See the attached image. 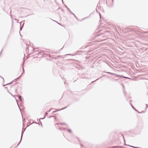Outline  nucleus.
Instances as JSON below:
<instances>
[{
    "instance_id": "2eb2a0df",
    "label": "nucleus",
    "mask_w": 148,
    "mask_h": 148,
    "mask_svg": "<svg viewBox=\"0 0 148 148\" xmlns=\"http://www.w3.org/2000/svg\"><path fill=\"white\" fill-rule=\"evenodd\" d=\"M68 131L69 132H70V133H71L72 132V131H71V129H68Z\"/></svg>"
},
{
    "instance_id": "f8f14e48",
    "label": "nucleus",
    "mask_w": 148,
    "mask_h": 148,
    "mask_svg": "<svg viewBox=\"0 0 148 148\" xmlns=\"http://www.w3.org/2000/svg\"><path fill=\"white\" fill-rule=\"evenodd\" d=\"M13 81H12V82H10V83H8V84H6V85H10V84H12V82H13Z\"/></svg>"
},
{
    "instance_id": "a18cd8bd",
    "label": "nucleus",
    "mask_w": 148,
    "mask_h": 148,
    "mask_svg": "<svg viewBox=\"0 0 148 148\" xmlns=\"http://www.w3.org/2000/svg\"><path fill=\"white\" fill-rule=\"evenodd\" d=\"M36 49V48L34 49H33V51H34L35 49Z\"/></svg>"
},
{
    "instance_id": "ea45409f",
    "label": "nucleus",
    "mask_w": 148,
    "mask_h": 148,
    "mask_svg": "<svg viewBox=\"0 0 148 148\" xmlns=\"http://www.w3.org/2000/svg\"><path fill=\"white\" fill-rule=\"evenodd\" d=\"M23 71H24V68L23 67Z\"/></svg>"
},
{
    "instance_id": "a19ab883",
    "label": "nucleus",
    "mask_w": 148,
    "mask_h": 148,
    "mask_svg": "<svg viewBox=\"0 0 148 148\" xmlns=\"http://www.w3.org/2000/svg\"><path fill=\"white\" fill-rule=\"evenodd\" d=\"M6 85H6V84H5V85H3V86H6Z\"/></svg>"
},
{
    "instance_id": "f3484780",
    "label": "nucleus",
    "mask_w": 148,
    "mask_h": 148,
    "mask_svg": "<svg viewBox=\"0 0 148 148\" xmlns=\"http://www.w3.org/2000/svg\"><path fill=\"white\" fill-rule=\"evenodd\" d=\"M72 14L75 17V18L77 19V20H78L77 18L75 16V14L73 13Z\"/></svg>"
},
{
    "instance_id": "4468645a",
    "label": "nucleus",
    "mask_w": 148,
    "mask_h": 148,
    "mask_svg": "<svg viewBox=\"0 0 148 148\" xmlns=\"http://www.w3.org/2000/svg\"><path fill=\"white\" fill-rule=\"evenodd\" d=\"M21 140H22V139H21L20 142L18 143V144L17 145V146H16V147H17L18 146V145H19V144H20V143H21Z\"/></svg>"
},
{
    "instance_id": "c756f323",
    "label": "nucleus",
    "mask_w": 148,
    "mask_h": 148,
    "mask_svg": "<svg viewBox=\"0 0 148 148\" xmlns=\"http://www.w3.org/2000/svg\"><path fill=\"white\" fill-rule=\"evenodd\" d=\"M55 21L57 23H58V24H59L60 25V23H59L58 22H57V21Z\"/></svg>"
},
{
    "instance_id": "7c9ffc66",
    "label": "nucleus",
    "mask_w": 148,
    "mask_h": 148,
    "mask_svg": "<svg viewBox=\"0 0 148 148\" xmlns=\"http://www.w3.org/2000/svg\"><path fill=\"white\" fill-rule=\"evenodd\" d=\"M88 17V16H87V17H86L85 18H84L83 20L85 19V18H87Z\"/></svg>"
},
{
    "instance_id": "052dcab7",
    "label": "nucleus",
    "mask_w": 148,
    "mask_h": 148,
    "mask_svg": "<svg viewBox=\"0 0 148 148\" xmlns=\"http://www.w3.org/2000/svg\"><path fill=\"white\" fill-rule=\"evenodd\" d=\"M75 54H76V55L77 54H78V53H76Z\"/></svg>"
},
{
    "instance_id": "c9c22d12",
    "label": "nucleus",
    "mask_w": 148,
    "mask_h": 148,
    "mask_svg": "<svg viewBox=\"0 0 148 148\" xmlns=\"http://www.w3.org/2000/svg\"><path fill=\"white\" fill-rule=\"evenodd\" d=\"M148 33V31L147 32H145V33L146 34Z\"/></svg>"
},
{
    "instance_id": "2f4dec72",
    "label": "nucleus",
    "mask_w": 148,
    "mask_h": 148,
    "mask_svg": "<svg viewBox=\"0 0 148 148\" xmlns=\"http://www.w3.org/2000/svg\"><path fill=\"white\" fill-rule=\"evenodd\" d=\"M44 119V118H43H43H40V119Z\"/></svg>"
},
{
    "instance_id": "bf43d9fd",
    "label": "nucleus",
    "mask_w": 148,
    "mask_h": 148,
    "mask_svg": "<svg viewBox=\"0 0 148 148\" xmlns=\"http://www.w3.org/2000/svg\"><path fill=\"white\" fill-rule=\"evenodd\" d=\"M36 123H37H37H36Z\"/></svg>"
},
{
    "instance_id": "1a4fd4ad",
    "label": "nucleus",
    "mask_w": 148,
    "mask_h": 148,
    "mask_svg": "<svg viewBox=\"0 0 148 148\" xmlns=\"http://www.w3.org/2000/svg\"><path fill=\"white\" fill-rule=\"evenodd\" d=\"M25 129L24 130H22V131L21 138V139H22V137L23 136V133H24V131H25Z\"/></svg>"
},
{
    "instance_id": "f704fd0d",
    "label": "nucleus",
    "mask_w": 148,
    "mask_h": 148,
    "mask_svg": "<svg viewBox=\"0 0 148 148\" xmlns=\"http://www.w3.org/2000/svg\"><path fill=\"white\" fill-rule=\"evenodd\" d=\"M62 0V3L63 4H64V2L63 1V0Z\"/></svg>"
},
{
    "instance_id": "e2e57ef3",
    "label": "nucleus",
    "mask_w": 148,
    "mask_h": 148,
    "mask_svg": "<svg viewBox=\"0 0 148 148\" xmlns=\"http://www.w3.org/2000/svg\"><path fill=\"white\" fill-rule=\"evenodd\" d=\"M113 1V0H112V1Z\"/></svg>"
},
{
    "instance_id": "4be33fe9",
    "label": "nucleus",
    "mask_w": 148,
    "mask_h": 148,
    "mask_svg": "<svg viewBox=\"0 0 148 148\" xmlns=\"http://www.w3.org/2000/svg\"><path fill=\"white\" fill-rule=\"evenodd\" d=\"M99 79V78H98L97 79H96V80H95V81H92V82H91V83H93L94 82H96V81L98 80V79Z\"/></svg>"
},
{
    "instance_id": "c85d7f7f",
    "label": "nucleus",
    "mask_w": 148,
    "mask_h": 148,
    "mask_svg": "<svg viewBox=\"0 0 148 148\" xmlns=\"http://www.w3.org/2000/svg\"><path fill=\"white\" fill-rule=\"evenodd\" d=\"M61 10H62V12H64V10H63V9H62H62H61Z\"/></svg>"
},
{
    "instance_id": "cd10ccee",
    "label": "nucleus",
    "mask_w": 148,
    "mask_h": 148,
    "mask_svg": "<svg viewBox=\"0 0 148 148\" xmlns=\"http://www.w3.org/2000/svg\"><path fill=\"white\" fill-rule=\"evenodd\" d=\"M28 47H27V48H26V49H25V50L26 51H27V50H28Z\"/></svg>"
},
{
    "instance_id": "864d4df0",
    "label": "nucleus",
    "mask_w": 148,
    "mask_h": 148,
    "mask_svg": "<svg viewBox=\"0 0 148 148\" xmlns=\"http://www.w3.org/2000/svg\"><path fill=\"white\" fill-rule=\"evenodd\" d=\"M63 47L62 49H60V50H62V49H63Z\"/></svg>"
},
{
    "instance_id": "f257e3e1",
    "label": "nucleus",
    "mask_w": 148,
    "mask_h": 148,
    "mask_svg": "<svg viewBox=\"0 0 148 148\" xmlns=\"http://www.w3.org/2000/svg\"><path fill=\"white\" fill-rule=\"evenodd\" d=\"M100 31H98L95 32L92 35V38H95L101 35V33H99Z\"/></svg>"
},
{
    "instance_id": "f03ea898",
    "label": "nucleus",
    "mask_w": 148,
    "mask_h": 148,
    "mask_svg": "<svg viewBox=\"0 0 148 148\" xmlns=\"http://www.w3.org/2000/svg\"><path fill=\"white\" fill-rule=\"evenodd\" d=\"M20 23V31H21L22 29V28L23 27L24 24H25V22L24 21H22Z\"/></svg>"
},
{
    "instance_id": "7ed1b4c3",
    "label": "nucleus",
    "mask_w": 148,
    "mask_h": 148,
    "mask_svg": "<svg viewBox=\"0 0 148 148\" xmlns=\"http://www.w3.org/2000/svg\"><path fill=\"white\" fill-rule=\"evenodd\" d=\"M106 73L113 75L115 77H118V74H117L115 73H111V72H106Z\"/></svg>"
},
{
    "instance_id": "473e14b6",
    "label": "nucleus",
    "mask_w": 148,
    "mask_h": 148,
    "mask_svg": "<svg viewBox=\"0 0 148 148\" xmlns=\"http://www.w3.org/2000/svg\"><path fill=\"white\" fill-rule=\"evenodd\" d=\"M44 119V118H43H43H40V119Z\"/></svg>"
},
{
    "instance_id": "72a5a7b5",
    "label": "nucleus",
    "mask_w": 148,
    "mask_h": 148,
    "mask_svg": "<svg viewBox=\"0 0 148 148\" xmlns=\"http://www.w3.org/2000/svg\"><path fill=\"white\" fill-rule=\"evenodd\" d=\"M2 50H1V52L0 53V55L1 54V52H2Z\"/></svg>"
},
{
    "instance_id": "20e7f679",
    "label": "nucleus",
    "mask_w": 148,
    "mask_h": 148,
    "mask_svg": "<svg viewBox=\"0 0 148 148\" xmlns=\"http://www.w3.org/2000/svg\"><path fill=\"white\" fill-rule=\"evenodd\" d=\"M118 75V77H122V78H129L128 77H125V76H123L122 75Z\"/></svg>"
},
{
    "instance_id": "09e8293b",
    "label": "nucleus",
    "mask_w": 148,
    "mask_h": 148,
    "mask_svg": "<svg viewBox=\"0 0 148 148\" xmlns=\"http://www.w3.org/2000/svg\"><path fill=\"white\" fill-rule=\"evenodd\" d=\"M40 123H41V125L42 126V123L40 121Z\"/></svg>"
},
{
    "instance_id": "680f3d73",
    "label": "nucleus",
    "mask_w": 148,
    "mask_h": 148,
    "mask_svg": "<svg viewBox=\"0 0 148 148\" xmlns=\"http://www.w3.org/2000/svg\"><path fill=\"white\" fill-rule=\"evenodd\" d=\"M29 15H28L27 16H29Z\"/></svg>"
},
{
    "instance_id": "c03bdc74",
    "label": "nucleus",
    "mask_w": 148,
    "mask_h": 148,
    "mask_svg": "<svg viewBox=\"0 0 148 148\" xmlns=\"http://www.w3.org/2000/svg\"><path fill=\"white\" fill-rule=\"evenodd\" d=\"M99 16H100V18H101V15H100V14H99Z\"/></svg>"
},
{
    "instance_id": "603ef678",
    "label": "nucleus",
    "mask_w": 148,
    "mask_h": 148,
    "mask_svg": "<svg viewBox=\"0 0 148 148\" xmlns=\"http://www.w3.org/2000/svg\"><path fill=\"white\" fill-rule=\"evenodd\" d=\"M19 33H20V32H19ZM20 36H21V34H20Z\"/></svg>"
},
{
    "instance_id": "8fccbe9b",
    "label": "nucleus",
    "mask_w": 148,
    "mask_h": 148,
    "mask_svg": "<svg viewBox=\"0 0 148 148\" xmlns=\"http://www.w3.org/2000/svg\"><path fill=\"white\" fill-rule=\"evenodd\" d=\"M5 88H7V89H8L7 87H5Z\"/></svg>"
},
{
    "instance_id": "6ab92c4d",
    "label": "nucleus",
    "mask_w": 148,
    "mask_h": 148,
    "mask_svg": "<svg viewBox=\"0 0 148 148\" xmlns=\"http://www.w3.org/2000/svg\"><path fill=\"white\" fill-rule=\"evenodd\" d=\"M122 136L123 137V140L124 141V142H125V139L124 138V136L123 135H122Z\"/></svg>"
},
{
    "instance_id": "e433bc0d",
    "label": "nucleus",
    "mask_w": 148,
    "mask_h": 148,
    "mask_svg": "<svg viewBox=\"0 0 148 148\" xmlns=\"http://www.w3.org/2000/svg\"><path fill=\"white\" fill-rule=\"evenodd\" d=\"M106 4H107V5L108 6V4H107V1H106Z\"/></svg>"
},
{
    "instance_id": "a878e982",
    "label": "nucleus",
    "mask_w": 148,
    "mask_h": 148,
    "mask_svg": "<svg viewBox=\"0 0 148 148\" xmlns=\"http://www.w3.org/2000/svg\"><path fill=\"white\" fill-rule=\"evenodd\" d=\"M53 116H48V118H50L53 117Z\"/></svg>"
},
{
    "instance_id": "de8ad7c7",
    "label": "nucleus",
    "mask_w": 148,
    "mask_h": 148,
    "mask_svg": "<svg viewBox=\"0 0 148 148\" xmlns=\"http://www.w3.org/2000/svg\"><path fill=\"white\" fill-rule=\"evenodd\" d=\"M12 96H13V97L14 96H13L12 94H11V93H10Z\"/></svg>"
},
{
    "instance_id": "37998d69",
    "label": "nucleus",
    "mask_w": 148,
    "mask_h": 148,
    "mask_svg": "<svg viewBox=\"0 0 148 148\" xmlns=\"http://www.w3.org/2000/svg\"><path fill=\"white\" fill-rule=\"evenodd\" d=\"M8 92L10 94V92L9 91L8 89Z\"/></svg>"
},
{
    "instance_id": "9d476101",
    "label": "nucleus",
    "mask_w": 148,
    "mask_h": 148,
    "mask_svg": "<svg viewBox=\"0 0 148 148\" xmlns=\"http://www.w3.org/2000/svg\"><path fill=\"white\" fill-rule=\"evenodd\" d=\"M22 74H23V73H22L21 74V75H20V76L18 77V78H16V79H15L14 81L15 80V82H16V81L17 80L19 79V77H20L21 75H22Z\"/></svg>"
},
{
    "instance_id": "dca6fc26",
    "label": "nucleus",
    "mask_w": 148,
    "mask_h": 148,
    "mask_svg": "<svg viewBox=\"0 0 148 148\" xmlns=\"http://www.w3.org/2000/svg\"><path fill=\"white\" fill-rule=\"evenodd\" d=\"M48 113L47 112H46L45 114V116H46L48 115Z\"/></svg>"
},
{
    "instance_id": "b1692460",
    "label": "nucleus",
    "mask_w": 148,
    "mask_h": 148,
    "mask_svg": "<svg viewBox=\"0 0 148 148\" xmlns=\"http://www.w3.org/2000/svg\"><path fill=\"white\" fill-rule=\"evenodd\" d=\"M0 77L1 78H2L3 79V81L4 82V79L3 78V77L1 76L0 75Z\"/></svg>"
},
{
    "instance_id": "423d86ee",
    "label": "nucleus",
    "mask_w": 148,
    "mask_h": 148,
    "mask_svg": "<svg viewBox=\"0 0 148 148\" xmlns=\"http://www.w3.org/2000/svg\"><path fill=\"white\" fill-rule=\"evenodd\" d=\"M122 147L121 146H115L111 147L108 148H122Z\"/></svg>"
},
{
    "instance_id": "79ce46f5",
    "label": "nucleus",
    "mask_w": 148,
    "mask_h": 148,
    "mask_svg": "<svg viewBox=\"0 0 148 148\" xmlns=\"http://www.w3.org/2000/svg\"><path fill=\"white\" fill-rule=\"evenodd\" d=\"M46 117V116H44V117H43V118H44V119H45V118Z\"/></svg>"
},
{
    "instance_id": "5fc2aeb1",
    "label": "nucleus",
    "mask_w": 148,
    "mask_h": 148,
    "mask_svg": "<svg viewBox=\"0 0 148 148\" xmlns=\"http://www.w3.org/2000/svg\"><path fill=\"white\" fill-rule=\"evenodd\" d=\"M56 112V111H53V112Z\"/></svg>"
},
{
    "instance_id": "13d9d810",
    "label": "nucleus",
    "mask_w": 148,
    "mask_h": 148,
    "mask_svg": "<svg viewBox=\"0 0 148 148\" xmlns=\"http://www.w3.org/2000/svg\"><path fill=\"white\" fill-rule=\"evenodd\" d=\"M37 124H38V125H40V123H38Z\"/></svg>"
},
{
    "instance_id": "0eeeda50",
    "label": "nucleus",
    "mask_w": 148,
    "mask_h": 148,
    "mask_svg": "<svg viewBox=\"0 0 148 148\" xmlns=\"http://www.w3.org/2000/svg\"><path fill=\"white\" fill-rule=\"evenodd\" d=\"M18 97L19 99L21 101V102H23V98H22V97L21 96L18 95Z\"/></svg>"
},
{
    "instance_id": "aec40b11",
    "label": "nucleus",
    "mask_w": 148,
    "mask_h": 148,
    "mask_svg": "<svg viewBox=\"0 0 148 148\" xmlns=\"http://www.w3.org/2000/svg\"><path fill=\"white\" fill-rule=\"evenodd\" d=\"M15 99H16V98H15ZM16 102H17V103L18 106V107H19V110H20V111L21 112V108L19 107V105H18V103H17V101L16 99Z\"/></svg>"
},
{
    "instance_id": "4d7b16f0",
    "label": "nucleus",
    "mask_w": 148,
    "mask_h": 148,
    "mask_svg": "<svg viewBox=\"0 0 148 148\" xmlns=\"http://www.w3.org/2000/svg\"><path fill=\"white\" fill-rule=\"evenodd\" d=\"M79 51H77V52H79Z\"/></svg>"
},
{
    "instance_id": "39448f33",
    "label": "nucleus",
    "mask_w": 148,
    "mask_h": 148,
    "mask_svg": "<svg viewBox=\"0 0 148 148\" xmlns=\"http://www.w3.org/2000/svg\"><path fill=\"white\" fill-rule=\"evenodd\" d=\"M130 104L131 105V106L132 108L135 111H136V112H137L138 113H140V112H139L138 111V110H137L136 109V108H134V107L132 106V104L131 103H130Z\"/></svg>"
},
{
    "instance_id": "bb28decb",
    "label": "nucleus",
    "mask_w": 148,
    "mask_h": 148,
    "mask_svg": "<svg viewBox=\"0 0 148 148\" xmlns=\"http://www.w3.org/2000/svg\"><path fill=\"white\" fill-rule=\"evenodd\" d=\"M61 124L62 125H66V124L65 123H61Z\"/></svg>"
},
{
    "instance_id": "6e6d98bb",
    "label": "nucleus",
    "mask_w": 148,
    "mask_h": 148,
    "mask_svg": "<svg viewBox=\"0 0 148 148\" xmlns=\"http://www.w3.org/2000/svg\"><path fill=\"white\" fill-rule=\"evenodd\" d=\"M24 62H23V64H24Z\"/></svg>"
},
{
    "instance_id": "58836bf2",
    "label": "nucleus",
    "mask_w": 148,
    "mask_h": 148,
    "mask_svg": "<svg viewBox=\"0 0 148 148\" xmlns=\"http://www.w3.org/2000/svg\"><path fill=\"white\" fill-rule=\"evenodd\" d=\"M51 110H49L48 111V112H50V111H51Z\"/></svg>"
},
{
    "instance_id": "6e6552de",
    "label": "nucleus",
    "mask_w": 148,
    "mask_h": 148,
    "mask_svg": "<svg viewBox=\"0 0 148 148\" xmlns=\"http://www.w3.org/2000/svg\"><path fill=\"white\" fill-rule=\"evenodd\" d=\"M69 106H70V105H68L66 107L63 108H62L61 109H57V111H60V110L65 109H66V108H67Z\"/></svg>"
},
{
    "instance_id": "393cba45",
    "label": "nucleus",
    "mask_w": 148,
    "mask_h": 148,
    "mask_svg": "<svg viewBox=\"0 0 148 148\" xmlns=\"http://www.w3.org/2000/svg\"><path fill=\"white\" fill-rule=\"evenodd\" d=\"M144 111H142L141 112H140V113H142L144 112Z\"/></svg>"
},
{
    "instance_id": "3c124183",
    "label": "nucleus",
    "mask_w": 148,
    "mask_h": 148,
    "mask_svg": "<svg viewBox=\"0 0 148 148\" xmlns=\"http://www.w3.org/2000/svg\"><path fill=\"white\" fill-rule=\"evenodd\" d=\"M60 56H58V57H60Z\"/></svg>"
},
{
    "instance_id": "412c9836",
    "label": "nucleus",
    "mask_w": 148,
    "mask_h": 148,
    "mask_svg": "<svg viewBox=\"0 0 148 148\" xmlns=\"http://www.w3.org/2000/svg\"><path fill=\"white\" fill-rule=\"evenodd\" d=\"M64 6L68 10H69V9L66 5H64Z\"/></svg>"
},
{
    "instance_id": "a211bd4d",
    "label": "nucleus",
    "mask_w": 148,
    "mask_h": 148,
    "mask_svg": "<svg viewBox=\"0 0 148 148\" xmlns=\"http://www.w3.org/2000/svg\"><path fill=\"white\" fill-rule=\"evenodd\" d=\"M15 92L17 94V89L16 88L15 89Z\"/></svg>"
},
{
    "instance_id": "49530a36",
    "label": "nucleus",
    "mask_w": 148,
    "mask_h": 148,
    "mask_svg": "<svg viewBox=\"0 0 148 148\" xmlns=\"http://www.w3.org/2000/svg\"><path fill=\"white\" fill-rule=\"evenodd\" d=\"M16 20H17L18 21H19V20L18 19H16Z\"/></svg>"
},
{
    "instance_id": "9b49d317",
    "label": "nucleus",
    "mask_w": 148,
    "mask_h": 148,
    "mask_svg": "<svg viewBox=\"0 0 148 148\" xmlns=\"http://www.w3.org/2000/svg\"><path fill=\"white\" fill-rule=\"evenodd\" d=\"M76 55V54H66V56L70 55V56H74Z\"/></svg>"
},
{
    "instance_id": "4c0bfd02",
    "label": "nucleus",
    "mask_w": 148,
    "mask_h": 148,
    "mask_svg": "<svg viewBox=\"0 0 148 148\" xmlns=\"http://www.w3.org/2000/svg\"><path fill=\"white\" fill-rule=\"evenodd\" d=\"M145 105L147 106V107H147L148 104H145Z\"/></svg>"
},
{
    "instance_id": "5701e85b",
    "label": "nucleus",
    "mask_w": 148,
    "mask_h": 148,
    "mask_svg": "<svg viewBox=\"0 0 148 148\" xmlns=\"http://www.w3.org/2000/svg\"><path fill=\"white\" fill-rule=\"evenodd\" d=\"M59 129H62V130H65L66 129V128H62L61 129H60V127H59Z\"/></svg>"
},
{
    "instance_id": "ddd939ff",
    "label": "nucleus",
    "mask_w": 148,
    "mask_h": 148,
    "mask_svg": "<svg viewBox=\"0 0 148 148\" xmlns=\"http://www.w3.org/2000/svg\"><path fill=\"white\" fill-rule=\"evenodd\" d=\"M69 11L70 13L71 14H73V13L72 12L71 10H70V9H69V10H68Z\"/></svg>"
}]
</instances>
